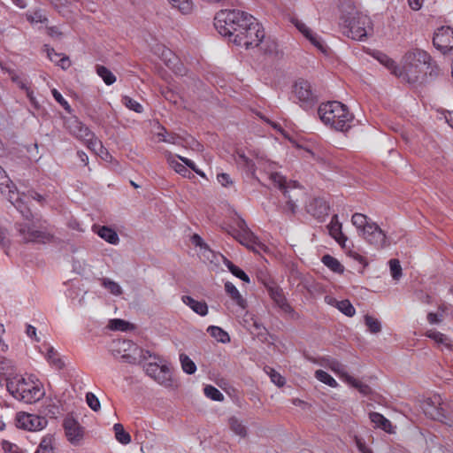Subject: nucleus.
Here are the masks:
<instances>
[{
  "instance_id": "f257e3e1",
  "label": "nucleus",
  "mask_w": 453,
  "mask_h": 453,
  "mask_svg": "<svg viewBox=\"0 0 453 453\" xmlns=\"http://www.w3.org/2000/svg\"><path fill=\"white\" fill-rule=\"evenodd\" d=\"M214 27L230 42L245 49L258 46L265 37L264 28L257 19L240 10L219 11L214 18Z\"/></svg>"
},
{
  "instance_id": "f03ea898",
  "label": "nucleus",
  "mask_w": 453,
  "mask_h": 453,
  "mask_svg": "<svg viewBox=\"0 0 453 453\" xmlns=\"http://www.w3.org/2000/svg\"><path fill=\"white\" fill-rule=\"evenodd\" d=\"M6 388L16 400L26 403L38 402L44 395L42 382L30 373L8 375Z\"/></svg>"
},
{
  "instance_id": "7ed1b4c3",
  "label": "nucleus",
  "mask_w": 453,
  "mask_h": 453,
  "mask_svg": "<svg viewBox=\"0 0 453 453\" xmlns=\"http://www.w3.org/2000/svg\"><path fill=\"white\" fill-rule=\"evenodd\" d=\"M321 121L338 131H346L351 127L354 116L347 106L338 101L321 104L318 109Z\"/></svg>"
},
{
  "instance_id": "20e7f679",
  "label": "nucleus",
  "mask_w": 453,
  "mask_h": 453,
  "mask_svg": "<svg viewBox=\"0 0 453 453\" xmlns=\"http://www.w3.org/2000/svg\"><path fill=\"white\" fill-rule=\"evenodd\" d=\"M154 359L155 361L144 365L146 374L165 388H177L178 381L167 362L159 357H154Z\"/></svg>"
},
{
  "instance_id": "39448f33",
  "label": "nucleus",
  "mask_w": 453,
  "mask_h": 453,
  "mask_svg": "<svg viewBox=\"0 0 453 453\" xmlns=\"http://www.w3.org/2000/svg\"><path fill=\"white\" fill-rule=\"evenodd\" d=\"M431 60V56L423 50L415 49L406 52L403 58V66H401L402 77H407L408 81L416 80L422 72V68L430 65Z\"/></svg>"
},
{
  "instance_id": "423d86ee",
  "label": "nucleus",
  "mask_w": 453,
  "mask_h": 453,
  "mask_svg": "<svg viewBox=\"0 0 453 453\" xmlns=\"http://www.w3.org/2000/svg\"><path fill=\"white\" fill-rule=\"evenodd\" d=\"M343 26L347 36L357 41L365 39L372 32V22L370 17L359 12L344 18Z\"/></svg>"
},
{
  "instance_id": "0eeeda50",
  "label": "nucleus",
  "mask_w": 453,
  "mask_h": 453,
  "mask_svg": "<svg viewBox=\"0 0 453 453\" xmlns=\"http://www.w3.org/2000/svg\"><path fill=\"white\" fill-rule=\"evenodd\" d=\"M0 190L1 193L7 196L8 200L17 208L18 211L26 218L28 219L31 215L29 209L27 208L19 194L17 191L15 185L6 174L4 168L0 165Z\"/></svg>"
},
{
  "instance_id": "6e6552de",
  "label": "nucleus",
  "mask_w": 453,
  "mask_h": 453,
  "mask_svg": "<svg viewBox=\"0 0 453 453\" xmlns=\"http://www.w3.org/2000/svg\"><path fill=\"white\" fill-rule=\"evenodd\" d=\"M293 94L298 100L300 106L305 111L311 109L318 102L311 83L303 79H299L295 82Z\"/></svg>"
},
{
  "instance_id": "1a4fd4ad",
  "label": "nucleus",
  "mask_w": 453,
  "mask_h": 453,
  "mask_svg": "<svg viewBox=\"0 0 453 453\" xmlns=\"http://www.w3.org/2000/svg\"><path fill=\"white\" fill-rule=\"evenodd\" d=\"M153 52L159 57V58L169 67L174 73L178 75H184L186 68L180 63L178 57L163 44H157L153 48Z\"/></svg>"
},
{
  "instance_id": "9d476101",
  "label": "nucleus",
  "mask_w": 453,
  "mask_h": 453,
  "mask_svg": "<svg viewBox=\"0 0 453 453\" xmlns=\"http://www.w3.org/2000/svg\"><path fill=\"white\" fill-rule=\"evenodd\" d=\"M15 421L17 427L28 431H39L47 426L45 418L27 412L17 413Z\"/></svg>"
},
{
  "instance_id": "9b49d317",
  "label": "nucleus",
  "mask_w": 453,
  "mask_h": 453,
  "mask_svg": "<svg viewBox=\"0 0 453 453\" xmlns=\"http://www.w3.org/2000/svg\"><path fill=\"white\" fill-rule=\"evenodd\" d=\"M434 46L442 54L453 50V28L442 26L434 32L433 37Z\"/></svg>"
},
{
  "instance_id": "f8f14e48",
  "label": "nucleus",
  "mask_w": 453,
  "mask_h": 453,
  "mask_svg": "<svg viewBox=\"0 0 453 453\" xmlns=\"http://www.w3.org/2000/svg\"><path fill=\"white\" fill-rule=\"evenodd\" d=\"M361 235L367 242L377 249H382L389 245L386 233L374 222L366 226L365 231Z\"/></svg>"
},
{
  "instance_id": "ddd939ff",
  "label": "nucleus",
  "mask_w": 453,
  "mask_h": 453,
  "mask_svg": "<svg viewBox=\"0 0 453 453\" xmlns=\"http://www.w3.org/2000/svg\"><path fill=\"white\" fill-rule=\"evenodd\" d=\"M69 129L75 137L83 141L87 147L88 145H95L96 148H101V142L78 119H74L70 121Z\"/></svg>"
},
{
  "instance_id": "4468645a",
  "label": "nucleus",
  "mask_w": 453,
  "mask_h": 453,
  "mask_svg": "<svg viewBox=\"0 0 453 453\" xmlns=\"http://www.w3.org/2000/svg\"><path fill=\"white\" fill-rule=\"evenodd\" d=\"M18 230L24 242H46L51 237L49 234L34 229L29 224H19Z\"/></svg>"
},
{
  "instance_id": "2eb2a0df",
  "label": "nucleus",
  "mask_w": 453,
  "mask_h": 453,
  "mask_svg": "<svg viewBox=\"0 0 453 453\" xmlns=\"http://www.w3.org/2000/svg\"><path fill=\"white\" fill-rule=\"evenodd\" d=\"M329 204L321 197L312 198L307 204V211L318 219H322L328 214Z\"/></svg>"
},
{
  "instance_id": "dca6fc26",
  "label": "nucleus",
  "mask_w": 453,
  "mask_h": 453,
  "mask_svg": "<svg viewBox=\"0 0 453 453\" xmlns=\"http://www.w3.org/2000/svg\"><path fill=\"white\" fill-rule=\"evenodd\" d=\"M64 427L68 441L73 444L78 443L83 438V428L78 421L66 418L64 422Z\"/></svg>"
},
{
  "instance_id": "f3484780",
  "label": "nucleus",
  "mask_w": 453,
  "mask_h": 453,
  "mask_svg": "<svg viewBox=\"0 0 453 453\" xmlns=\"http://www.w3.org/2000/svg\"><path fill=\"white\" fill-rule=\"evenodd\" d=\"M268 293L270 297L275 303V304L284 312L291 313L293 309L288 303L284 292L279 286H273L268 288Z\"/></svg>"
},
{
  "instance_id": "a211bd4d",
  "label": "nucleus",
  "mask_w": 453,
  "mask_h": 453,
  "mask_svg": "<svg viewBox=\"0 0 453 453\" xmlns=\"http://www.w3.org/2000/svg\"><path fill=\"white\" fill-rule=\"evenodd\" d=\"M237 165L242 168L248 174L255 177L256 170L262 167L267 162L263 158H257V162L246 157L244 154H238L236 158Z\"/></svg>"
},
{
  "instance_id": "6ab92c4d",
  "label": "nucleus",
  "mask_w": 453,
  "mask_h": 453,
  "mask_svg": "<svg viewBox=\"0 0 453 453\" xmlns=\"http://www.w3.org/2000/svg\"><path fill=\"white\" fill-rule=\"evenodd\" d=\"M296 27L301 32L303 36L308 39L312 45H314L317 49L321 51H324V45L321 41V38L315 33L312 32L304 23L300 20H296L295 22Z\"/></svg>"
},
{
  "instance_id": "aec40b11",
  "label": "nucleus",
  "mask_w": 453,
  "mask_h": 453,
  "mask_svg": "<svg viewBox=\"0 0 453 453\" xmlns=\"http://www.w3.org/2000/svg\"><path fill=\"white\" fill-rule=\"evenodd\" d=\"M329 234L334 238L341 246L344 247L347 242V237L342 233V224L339 222L338 215L334 214L328 225Z\"/></svg>"
},
{
  "instance_id": "412c9836",
  "label": "nucleus",
  "mask_w": 453,
  "mask_h": 453,
  "mask_svg": "<svg viewBox=\"0 0 453 453\" xmlns=\"http://www.w3.org/2000/svg\"><path fill=\"white\" fill-rule=\"evenodd\" d=\"M426 335L435 342L439 348L441 350H453V342L445 334L435 329L427 330Z\"/></svg>"
},
{
  "instance_id": "4be33fe9",
  "label": "nucleus",
  "mask_w": 453,
  "mask_h": 453,
  "mask_svg": "<svg viewBox=\"0 0 453 453\" xmlns=\"http://www.w3.org/2000/svg\"><path fill=\"white\" fill-rule=\"evenodd\" d=\"M181 300L196 314L205 316L208 313V305L204 301L196 300L189 296H183Z\"/></svg>"
},
{
  "instance_id": "5701e85b",
  "label": "nucleus",
  "mask_w": 453,
  "mask_h": 453,
  "mask_svg": "<svg viewBox=\"0 0 453 453\" xmlns=\"http://www.w3.org/2000/svg\"><path fill=\"white\" fill-rule=\"evenodd\" d=\"M48 363L55 369H61L64 366V362L60 358L58 353L50 346L45 345L41 349Z\"/></svg>"
},
{
  "instance_id": "b1692460",
  "label": "nucleus",
  "mask_w": 453,
  "mask_h": 453,
  "mask_svg": "<svg viewBox=\"0 0 453 453\" xmlns=\"http://www.w3.org/2000/svg\"><path fill=\"white\" fill-rule=\"evenodd\" d=\"M268 166L270 168V171L268 172L270 180L275 187L279 188L283 192L284 196H287L290 183H288L283 175L273 171L274 168L273 164H269Z\"/></svg>"
},
{
  "instance_id": "393cba45",
  "label": "nucleus",
  "mask_w": 453,
  "mask_h": 453,
  "mask_svg": "<svg viewBox=\"0 0 453 453\" xmlns=\"http://www.w3.org/2000/svg\"><path fill=\"white\" fill-rule=\"evenodd\" d=\"M191 242L196 247H199V256L200 257L207 260H211L213 257V252L209 247L204 243L203 240L196 234H193L191 237Z\"/></svg>"
},
{
  "instance_id": "a878e982",
  "label": "nucleus",
  "mask_w": 453,
  "mask_h": 453,
  "mask_svg": "<svg viewBox=\"0 0 453 453\" xmlns=\"http://www.w3.org/2000/svg\"><path fill=\"white\" fill-rule=\"evenodd\" d=\"M45 50L49 59L59 65L62 69H66L70 66V60L65 56L55 52L52 48L45 46Z\"/></svg>"
},
{
  "instance_id": "bb28decb",
  "label": "nucleus",
  "mask_w": 453,
  "mask_h": 453,
  "mask_svg": "<svg viewBox=\"0 0 453 453\" xmlns=\"http://www.w3.org/2000/svg\"><path fill=\"white\" fill-rule=\"evenodd\" d=\"M225 291L237 305H239L242 308L245 307L246 301L232 282L226 281L225 283Z\"/></svg>"
},
{
  "instance_id": "cd10ccee",
  "label": "nucleus",
  "mask_w": 453,
  "mask_h": 453,
  "mask_svg": "<svg viewBox=\"0 0 453 453\" xmlns=\"http://www.w3.org/2000/svg\"><path fill=\"white\" fill-rule=\"evenodd\" d=\"M377 58L380 64H382L388 70H390L392 74H394L397 77L403 76V70L401 69V66H398L397 64L395 62V60H393L388 55L380 54V56Z\"/></svg>"
},
{
  "instance_id": "c85d7f7f",
  "label": "nucleus",
  "mask_w": 453,
  "mask_h": 453,
  "mask_svg": "<svg viewBox=\"0 0 453 453\" xmlns=\"http://www.w3.org/2000/svg\"><path fill=\"white\" fill-rule=\"evenodd\" d=\"M371 422H372L377 427L382 430L391 433L392 425L391 422L386 418L382 414L379 412H371L369 414Z\"/></svg>"
},
{
  "instance_id": "c756f323",
  "label": "nucleus",
  "mask_w": 453,
  "mask_h": 453,
  "mask_svg": "<svg viewBox=\"0 0 453 453\" xmlns=\"http://www.w3.org/2000/svg\"><path fill=\"white\" fill-rule=\"evenodd\" d=\"M135 349L132 341L115 337V352L121 354L122 357L129 356L128 352Z\"/></svg>"
},
{
  "instance_id": "7c9ffc66",
  "label": "nucleus",
  "mask_w": 453,
  "mask_h": 453,
  "mask_svg": "<svg viewBox=\"0 0 453 453\" xmlns=\"http://www.w3.org/2000/svg\"><path fill=\"white\" fill-rule=\"evenodd\" d=\"M351 222L357 227L360 235L365 231L366 226L372 223L366 215L357 212L352 215Z\"/></svg>"
},
{
  "instance_id": "2f4dec72",
  "label": "nucleus",
  "mask_w": 453,
  "mask_h": 453,
  "mask_svg": "<svg viewBox=\"0 0 453 453\" xmlns=\"http://www.w3.org/2000/svg\"><path fill=\"white\" fill-rule=\"evenodd\" d=\"M55 438L52 434L42 437L35 453H54Z\"/></svg>"
},
{
  "instance_id": "473e14b6",
  "label": "nucleus",
  "mask_w": 453,
  "mask_h": 453,
  "mask_svg": "<svg viewBox=\"0 0 453 453\" xmlns=\"http://www.w3.org/2000/svg\"><path fill=\"white\" fill-rule=\"evenodd\" d=\"M228 425L231 431L240 436L241 438H245L247 436V427L246 426L237 418L232 417L228 420Z\"/></svg>"
},
{
  "instance_id": "72a5a7b5",
  "label": "nucleus",
  "mask_w": 453,
  "mask_h": 453,
  "mask_svg": "<svg viewBox=\"0 0 453 453\" xmlns=\"http://www.w3.org/2000/svg\"><path fill=\"white\" fill-rule=\"evenodd\" d=\"M322 263L328 267L332 272L336 273H342L344 271V266L340 263V261L331 255H324L321 259Z\"/></svg>"
},
{
  "instance_id": "f704fd0d",
  "label": "nucleus",
  "mask_w": 453,
  "mask_h": 453,
  "mask_svg": "<svg viewBox=\"0 0 453 453\" xmlns=\"http://www.w3.org/2000/svg\"><path fill=\"white\" fill-rule=\"evenodd\" d=\"M115 440L123 445H127L132 441L131 434L119 423H115Z\"/></svg>"
},
{
  "instance_id": "c9c22d12",
  "label": "nucleus",
  "mask_w": 453,
  "mask_h": 453,
  "mask_svg": "<svg viewBox=\"0 0 453 453\" xmlns=\"http://www.w3.org/2000/svg\"><path fill=\"white\" fill-rule=\"evenodd\" d=\"M207 331L213 338H215L217 341L222 343L230 342V337L228 334L219 326H210Z\"/></svg>"
},
{
  "instance_id": "e433bc0d",
  "label": "nucleus",
  "mask_w": 453,
  "mask_h": 453,
  "mask_svg": "<svg viewBox=\"0 0 453 453\" xmlns=\"http://www.w3.org/2000/svg\"><path fill=\"white\" fill-rule=\"evenodd\" d=\"M314 377L321 383H324L331 388H335L339 386L338 382L324 370L315 371Z\"/></svg>"
},
{
  "instance_id": "4c0bfd02",
  "label": "nucleus",
  "mask_w": 453,
  "mask_h": 453,
  "mask_svg": "<svg viewBox=\"0 0 453 453\" xmlns=\"http://www.w3.org/2000/svg\"><path fill=\"white\" fill-rule=\"evenodd\" d=\"M180 362L181 365V369L183 370L184 372H186L187 374H194L196 372V364L185 353L180 354Z\"/></svg>"
},
{
  "instance_id": "58836bf2",
  "label": "nucleus",
  "mask_w": 453,
  "mask_h": 453,
  "mask_svg": "<svg viewBox=\"0 0 453 453\" xmlns=\"http://www.w3.org/2000/svg\"><path fill=\"white\" fill-rule=\"evenodd\" d=\"M92 230L102 239L105 240L109 243H113V230L111 228L99 225H94L92 226Z\"/></svg>"
},
{
  "instance_id": "ea45409f",
  "label": "nucleus",
  "mask_w": 453,
  "mask_h": 453,
  "mask_svg": "<svg viewBox=\"0 0 453 453\" xmlns=\"http://www.w3.org/2000/svg\"><path fill=\"white\" fill-rule=\"evenodd\" d=\"M305 358L315 364V365H318L319 366H322L324 368H326V369H330L331 367V364H333L334 358L330 357V356H323V357H311V356H309V355H305L304 356Z\"/></svg>"
},
{
  "instance_id": "a19ab883",
  "label": "nucleus",
  "mask_w": 453,
  "mask_h": 453,
  "mask_svg": "<svg viewBox=\"0 0 453 453\" xmlns=\"http://www.w3.org/2000/svg\"><path fill=\"white\" fill-rule=\"evenodd\" d=\"M264 371L270 377L271 381L278 387H283L286 383V380L277 371L270 366H265Z\"/></svg>"
},
{
  "instance_id": "79ce46f5",
  "label": "nucleus",
  "mask_w": 453,
  "mask_h": 453,
  "mask_svg": "<svg viewBox=\"0 0 453 453\" xmlns=\"http://www.w3.org/2000/svg\"><path fill=\"white\" fill-rule=\"evenodd\" d=\"M174 8H177L181 13L188 14L193 10L191 0H169Z\"/></svg>"
},
{
  "instance_id": "37998d69",
  "label": "nucleus",
  "mask_w": 453,
  "mask_h": 453,
  "mask_svg": "<svg viewBox=\"0 0 453 453\" xmlns=\"http://www.w3.org/2000/svg\"><path fill=\"white\" fill-rule=\"evenodd\" d=\"M168 163L171 165V167L180 175L183 177H189L190 172L188 170V168L182 164L180 163L178 160H176L173 157L170 156L168 157Z\"/></svg>"
},
{
  "instance_id": "c03bdc74",
  "label": "nucleus",
  "mask_w": 453,
  "mask_h": 453,
  "mask_svg": "<svg viewBox=\"0 0 453 453\" xmlns=\"http://www.w3.org/2000/svg\"><path fill=\"white\" fill-rule=\"evenodd\" d=\"M336 307L340 311H342L343 314H345L348 317H353L356 313V310L354 306L351 304V303L345 299L342 301H335Z\"/></svg>"
},
{
  "instance_id": "a18cd8bd",
  "label": "nucleus",
  "mask_w": 453,
  "mask_h": 453,
  "mask_svg": "<svg viewBox=\"0 0 453 453\" xmlns=\"http://www.w3.org/2000/svg\"><path fill=\"white\" fill-rule=\"evenodd\" d=\"M365 324L372 334H377L381 330V325L379 319L371 315L367 314L365 316Z\"/></svg>"
},
{
  "instance_id": "49530a36",
  "label": "nucleus",
  "mask_w": 453,
  "mask_h": 453,
  "mask_svg": "<svg viewBox=\"0 0 453 453\" xmlns=\"http://www.w3.org/2000/svg\"><path fill=\"white\" fill-rule=\"evenodd\" d=\"M203 392H204V395L213 400V401H219V402H221L224 400V395L223 394L215 387L211 386V385H207L204 388H203Z\"/></svg>"
},
{
  "instance_id": "de8ad7c7",
  "label": "nucleus",
  "mask_w": 453,
  "mask_h": 453,
  "mask_svg": "<svg viewBox=\"0 0 453 453\" xmlns=\"http://www.w3.org/2000/svg\"><path fill=\"white\" fill-rule=\"evenodd\" d=\"M226 265L227 266L228 270L234 274L235 277L242 280L245 282H250L249 276L238 266L234 265L231 261L227 260L226 262Z\"/></svg>"
},
{
  "instance_id": "09e8293b",
  "label": "nucleus",
  "mask_w": 453,
  "mask_h": 453,
  "mask_svg": "<svg viewBox=\"0 0 453 453\" xmlns=\"http://www.w3.org/2000/svg\"><path fill=\"white\" fill-rule=\"evenodd\" d=\"M26 18L30 23H45L47 21V17L41 10L26 13Z\"/></svg>"
},
{
  "instance_id": "8fccbe9b",
  "label": "nucleus",
  "mask_w": 453,
  "mask_h": 453,
  "mask_svg": "<svg viewBox=\"0 0 453 453\" xmlns=\"http://www.w3.org/2000/svg\"><path fill=\"white\" fill-rule=\"evenodd\" d=\"M122 103L127 108H128L135 112L140 113L143 111V107L140 103H138L137 101L134 100L133 98H131L127 96H125L122 97Z\"/></svg>"
},
{
  "instance_id": "3c124183",
  "label": "nucleus",
  "mask_w": 453,
  "mask_h": 453,
  "mask_svg": "<svg viewBox=\"0 0 453 453\" xmlns=\"http://www.w3.org/2000/svg\"><path fill=\"white\" fill-rule=\"evenodd\" d=\"M14 364L11 359L0 357V375H10L12 371Z\"/></svg>"
},
{
  "instance_id": "603ef678",
  "label": "nucleus",
  "mask_w": 453,
  "mask_h": 453,
  "mask_svg": "<svg viewBox=\"0 0 453 453\" xmlns=\"http://www.w3.org/2000/svg\"><path fill=\"white\" fill-rule=\"evenodd\" d=\"M347 384L357 388L360 393L364 395H367L370 392L369 386H367L366 384L363 383L362 381L354 377H352L351 379L349 378V382Z\"/></svg>"
},
{
  "instance_id": "864d4df0",
  "label": "nucleus",
  "mask_w": 453,
  "mask_h": 453,
  "mask_svg": "<svg viewBox=\"0 0 453 453\" xmlns=\"http://www.w3.org/2000/svg\"><path fill=\"white\" fill-rule=\"evenodd\" d=\"M390 273L394 280H399L402 276V267L399 260L391 259L389 261Z\"/></svg>"
},
{
  "instance_id": "5fc2aeb1",
  "label": "nucleus",
  "mask_w": 453,
  "mask_h": 453,
  "mask_svg": "<svg viewBox=\"0 0 453 453\" xmlns=\"http://www.w3.org/2000/svg\"><path fill=\"white\" fill-rule=\"evenodd\" d=\"M96 73L107 85H111L113 83V76L111 71H109L104 66H97Z\"/></svg>"
},
{
  "instance_id": "6e6d98bb",
  "label": "nucleus",
  "mask_w": 453,
  "mask_h": 453,
  "mask_svg": "<svg viewBox=\"0 0 453 453\" xmlns=\"http://www.w3.org/2000/svg\"><path fill=\"white\" fill-rule=\"evenodd\" d=\"M88 148L105 161H110L111 159V156L102 143L101 148H96L95 145H88Z\"/></svg>"
},
{
  "instance_id": "4d7b16f0",
  "label": "nucleus",
  "mask_w": 453,
  "mask_h": 453,
  "mask_svg": "<svg viewBox=\"0 0 453 453\" xmlns=\"http://www.w3.org/2000/svg\"><path fill=\"white\" fill-rule=\"evenodd\" d=\"M115 331L127 332L134 329V325L119 319H115L114 321Z\"/></svg>"
},
{
  "instance_id": "13d9d810",
  "label": "nucleus",
  "mask_w": 453,
  "mask_h": 453,
  "mask_svg": "<svg viewBox=\"0 0 453 453\" xmlns=\"http://www.w3.org/2000/svg\"><path fill=\"white\" fill-rule=\"evenodd\" d=\"M54 99L68 112L71 111V107L68 102L63 97V96L56 89L51 90Z\"/></svg>"
},
{
  "instance_id": "bf43d9fd",
  "label": "nucleus",
  "mask_w": 453,
  "mask_h": 453,
  "mask_svg": "<svg viewBox=\"0 0 453 453\" xmlns=\"http://www.w3.org/2000/svg\"><path fill=\"white\" fill-rule=\"evenodd\" d=\"M86 402L88 405L95 411L100 408V402L93 393H88L86 395Z\"/></svg>"
},
{
  "instance_id": "052dcab7",
  "label": "nucleus",
  "mask_w": 453,
  "mask_h": 453,
  "mask_svg": "<svg viewBox=\"0 0 453 453\" xmlns=\"http://www.w3.org/2000/svg\"><path fill=\"white\" fill-rule=\"evenodd\" d=\"M12 80L16 82L21 88L26 90L27 97L30 99L31 103H34L35 98L33 92L27 87L26 83L16 74L12 75Z\"/></svg>"
},
{
  "instance_id": "680f3d73",
  "label": "nucleus",
  "mask_w": 453,
  "mask_h": 453,
  "mask_svg": "<svg viewBox=\"0 0 453 453\" xmlns=\"http://www.w3.org/2000/svg\"><path fill=\"white\" fill-rule=\"evenodd\" d=\"M334 373L346 383L349 382V378L351 379L353 377L348 373L346 366L342 363H340Z\"/></svg>"
},
{
  "instance_id": "e2e57ef3",
  "label": "nucleus",
  "mask_w": 453,
  "mask_h": 453,
  "mask_svg": "<svg viewBox=\"0 0 453 453\" xmlns=\"http://www.w3.org/2000/svg\"><path fill=\"white\" fill-rule=\"evenodd\" d=\"M178 158L183 163V165L187 167H189L190 169H192L196 173L199 174L200 176H204V173L196 167V164L187 158V157H180V156H178Z\"/></svg>"
},
{
  "instance_id": "0e129e2a",
  "label": "nucleus",
  "mask_w": 453,
  "mask_h": 453,
  "mask_svg": "<svg viewBox=\"0 0 453 453\" xmlns=\"http://www.w3.org/2000/svg\"><path fill=\"white\" fill-rule=\"evenodd\" d=\"M178 158L183 163V165L187 167H189L190 169H192L196 173L199 174L200 176H204V173L196 167V164L187 158V157H180V156H178Z\"/></svg>"
},
{
  "instance_id": "69168bd1",
  "label": "nucleus",
  "mask_w": 453,
  "mask_h": 453,
  "mask_svg": "<svg viewBox=\"0 0 453 453\" xmlns=\"http://www.w3.org/2000/svg\"><path fill=\"white\" fill-rule=\"evenodd\" d=\"M178 158L183 163V165L187 167H189L190 169H192L196 173L199 174L200 176H204V173L196 167V164L187 158V157H180V156H178Z\"/></svg>"
},
{
  "instance_id": "338daca9",
  "label": "nucleus",
  "mask_w": 453,
  "mask_h": 453,
  "mask_svg": "<svg viewBox=\"0 0 453 453\" xmlns=\"http://www.w3.org/2000/svg\"><path fill=\"white\" fill-rule=\"evenodd\" d=\"M217 180L219 183H220L223 187H229L233 184V180L229 174L222 173H219L217 175Z\"/></svg>"
},
{
  "instance_id": "774afa93",
  "label": "nucleus",
  "mask_w": 453,
  "mask_h": 453,
  "mask_svg": "<svg viewBox=\"0 0 453 453\" xmlns=\"http://www.w3.org/2000/svg\"><path fill=\"white\" fill-rule=\"evenodd\" d=\"M355 442L361 453H372V449L366 447L365 443L357 436H355Z\"/></svg>"
}]
</instances>
